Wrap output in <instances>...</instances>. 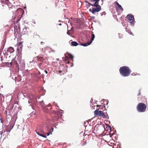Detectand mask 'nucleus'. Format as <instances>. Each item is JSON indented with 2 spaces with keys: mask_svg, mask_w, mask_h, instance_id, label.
Here are the masks:
<instances>
[{
  "mask_svg": "<svg viewBox=\"0 0 148 148\" xmlns=\"http://www.w3.org/2000/svg\"><path fill=\"white\" fill-rule=\"evenodd\" d=\"M94 115L95 116H99L102 117L103 118H106V116L104 114L103 112L98 111L97 109L94 111Z\"/></svg>",
  "mask_w": 148,
  "mask_h": 148,
  "instance_id": "20e7f679",
  "label": "nucleus"
},
{
  "mask_svg": "<svg viewBox=\"0 0 148 148\" xmlns=\"http://www.w3.org/2000/svg\"><path fill=\"white\" fill-rule=\"evenodd\" d=\"M68 55V56H69V58H70L71 59L73 60V57L72 55L70 54H69Z\"/></svg>",
  "mask_w": 148,
  "mask_h": 148,
  "instance_id": "412c9836",
  "label": "nucleus"
},
{
  "mask_svg": "<svg viewBox=\"0 0 148 148\" xmlns=\"http://www.w3.org/2000/svg\"><path fill=\"white\" fill-rule=\"evenodd\" d=\"M118 7L119 9L121 10L122 11H123V8L121 6V5H119V4H118Z\"/></svg>",
  "mask_w": 148,
  "mask_h": 148,
  "instance_id": "aec40b11",
  "label": "nucleus"
},
{
  "mask_svg": "<svg viewBox=\"0 0 148 148\" xmlns=\"http://www.w3.org/2000/svg\"><path fill=\"white\" fill-rule=\"evenodd\" d=\"M116 2V5L118 6V4H119V3L117 2Z\"/></svg>",
  "mask_w": 148,
  "mask_h": 148,
  "instance_id": "7c9ffc66",
  "label": "nucleus"
},
{
  "mask_svg": "<svg viewBox=\"0 0 148 148\" xmlns=\"http://www.w3.org/2000/svg\"><path fill=\"white\" fill-rule=\"evenodd\" d=\"M92 9H90L89 11L93 14H95L96 12H99L101 10V7L100 5L94 7Z\"/></svg>",
  "mask_w": 148,
  "mask_h": 148,
  "instance_id": "7ed1b4c3",
  "label": "nucleus"
},
{
  "mask_svg": "<svg viewBox=\"0 0 148 148\" xmlns=\"http://www.w3.org/2000/svg\"><path fill=\"white\" fill-rule=\"evenodd\" d=\"M92 18H94V17H92Z\"/></svg>",
  "mask_w": 148,
  "mask_h": 148,
  "instance_id": "a19ab883",
  "label": "nucleus"
},
{
  "mask_svg": "<svg viewBox=\"0 0 148 148\" xmlns=\"http://www.w3.org/2000/svg\"><path fill=\"white\" fill-rule=\"evenodd\" d=\"M8 1H7L6 2V4H7V6H8L9 8L10 7V8H12V7H13L12 6H11V7L10 6L11 5V3H8Z\"/></svg>",
  "mask_w": 148,
  "mask_h": 148,
  "instance_id": "a211bd4d",
  "label": "nucleus"
},
{
  "mask_svg": "<svg viewBox=\"0 0 148 148\" xmlns=\"http://www.w3.org/2000/svg\"><path fill=\"white\" fill-rule=\"evenodd\" d=\"M85 2L88 4L89 6L91 5L92 6V3H90L87 1H85Z\"/></svg>",
  "mask_w": 148,
  "mask_h": 148,
  "instance_id": "4be33fe9",
  "label": "nucleus"
},
{
  "mask_svg": "<svg viewBox=\"0 0 148 148\" xmlns=\"http://www.w3.org/2000/svg\"><path fill=\"white\" fill-rule=\"evenodd\" d=\"M40 103L41 106L42 107L44 108L45 107V105L44 104V103L43 101L40 102Z\"/></svg>",
  "mask_w": 148,
  "mask_h": 148,
  "instance_id": "dca6fc26",
  "label": "nucleus"
},
{
  "mask_svg": "<svg viewBox=\"0 0 148 148\" xmlns=\"http://www.w3.org/2000/svg\"><path fill=\"white\" fill-rule=\"evenodd\" d=\"M100 0H89V1L92 3V6L95 7L99 5V2Z\"/></svg>",
  "mask_w": 148,
  "mask_h": 148,
  "instance_id": "0eeeda50",
  "label": "nucleus"
},
{
  "mask_svg": "<svg viewBox=\"0 0 148 148\" xmlns=\"http://www.w3.org/2000/svg\"><path fill=\"white\" fill-rule=\"evenodd\" d=\"M15 80L16 81H17V82H20L21 80V79L20 77L18 76L17 77L15 78Z\"/></svg>",
  "mask_w": 148,
  "mask_h": 148,
  "instance_id": "4468645a",
  "label": "nucleus"
},
{
  "mask_svg": "<svg viewBox=\"0 0 148 148\" xmlns=\"http://www.w3.org/2000/svg\"><path fill=\"white\" fill-rule=\"evenodd\" d=\"M132 34V32H131V33H130V34Z\"/></svg>",
  "mask_w": 148,
  "mask_h": 148,
  "instance_id": "58836bf2",
  "label": "nucleus"
},
{
  "mask_svg": "<svg viewBox=\"0 0 148 148\" xmlns=\"http://www.w3.org/2000/svg\"><path fill=\"white\" fill-rule=\"evenodd\" d=\"M109 127H110V129H111V127H110V126H109Z\"/></svg>",
  "mask_w": 148,
  "mask_h": 148,
  "instance_id": "c9c22d12",
  "label": "nucleus"
},
{
  "mask_svg": "<svg viewBox=\"0 0 148 148\" xmlns=\"http://www.w3.org/2000/svg\"><path fill=\"white\" fill-rule=\"evenodd\" d=\"M83 144L82 145V146H84L85 145L87 144L86 140L84 139L82 141Z\"/></svg>",
  "mask_w": 148,
  "mask_h": 148,
  "instance_id": "2eb2a0df",
  "label": "nucleus"
},
{
  "mask_svg": "<svg viewBox=\"0 0 148 148\" xmlns=\"http://www.w3.org/2000/svg\"><path fill=\"white\" fill-rule=\"evenodd\" d=\"M102 128L103 129L104 128V127H102Z\"/></svg>",
  "mask_w": 148,
  "mask_h": 148,
  "instance_id": "ea45409f",
  "label": "nucleus"
},
{
  "mask_svg": "<svg viewBox=\"0 0 148 148\" xmlns=\"http://www.w3.org/2000/svg\"><path fill=\"white\" fill-rule=\"evenodd\" d=\"M59 25L60 26H61V25H62V24L61 23H60V24H59Z\"/></svg>",
  "mask_w": 148,
  "mask_h": 148,
  "instance_id": "473e14b6",
  "label": "nucleus"
},
{
  "mask_svg": "<svg viewBox=\"0 0 148 148\" xmlns=\"http://www.w3.org/2000/svg\"><path fill=\"white\" fill-rule=\"evenodd\" d=\"M62 72V71H59V73H61V72Z\"/></svg>",
  "mask_w": 148,
  "mask_h": 148,
  "instance_id": "2f4dec72",
  "label": "nucleus"
},
{
  "mask_svg": "<svg viewBox=\"0 0 148 148\" xmlns=\"http://www.w3.org/2000/svg\"><path fill=\"white\" fill-rule=\"evenodd\" d=\"M45 72L46 74H47L48 73L47 71L46 70H45Z\"/></svg>",
  "mask_w": 148,
  "mask_h": 148,
  "instance_id": "c85d7f7f",
  "label": "nucleus"
},
{
  "mask_svg": "<svg viewBox=\"0 0 148 148\" xmlns=\"http://www.w3.org/2000/svg\"><path fill=\"white\" fill-rule=\"evenodd\" d=\"M36 133L39 135L41 136L44 138H46L47 136L46 135V133H40L39 132H36Z\"/></svg>",
  "mask_w": 148,
  "mask_h": 148,
  "instance_id": "1a4fd4ad",
  "label": "nucleus"
},
{
  "mask_svg": "<svg viewBox=\"0 0 148 148\" xmlns=\"http://www.w3.org/2000/svg\"><path fill=\"white\" fill-rule=\"evenodd\" d=\"M132 34V32H131V33H130V34Z\"/></svg>",
  "mask_w": 148,
  "mask_h": 148,
  "instance_id": "e433bc0d",
  "label": "nucleus"
},
{
  "mask_svg": "<svg viewBox=\"0 0 148 148\" xmlns=\"http://www.w3.org/2000/svg\"><path fill=\"white\" fill-rule=\"evenodd\" d=\"M141 94V92H140V90H139V93H138V96H139V95H140Z\"/></svg>",
  "mask_w": 148,
  "mask_h": 148,
  "instance_id": "393cba45",
  "label": "nucleus"
},
{
  "mask_svg": "<svg viewBox=\"0 0 148 148\" xmlns=\"http://www.w3.org/2000/svg\"><path fill=\"white\" fill-rule=\"evenodd\" d=\"M97 107H101V105H97Z\"/></svg>",
  "mask_w": 148,
  "mask_h": 148,
  "instance_id": "c756f323",
  "label": "nucleus"
},
{
  "mask_svg": "<svg viewBox=\"0 0 148 148\" xmlns=\"http://www.w3.org/2000/svg\"><path fill=\"white\" fill-rule=\"evenodd\" d=\"M42 65V63H40V64H39V65H38L39 66V67H40Z\"/></svg>",
  "mask_w": 148,
  "mask_h": 148,
  "instance_id": "cd10ccee",
  "label": "nucleus"
},
{
  "mask_svg": "<svg viewBox=\"0 0 148 148\" xmlns=\"http://www.w3.org/2000/svg\"><path fill=\"white\" fill-rule=\"evenodd\" d=\"M132 34V32H131V33H130V34Z\"/></svg>",
  "mask_w": 148,
  "mask_h": 148,
  "instance_id": "4c0bfd02",
  "label": "nucleus"
},
{
  "mask_svg": "<svg viewBox=\"0 0 148 148\" xmlns=\"http://www.w3.org/2000/svg\"><path fill=\"white\" fill-rule=\"evenodd\" d=\"M95 37V36L94 34H92L91 35V41L84 44L81 43L80 45L84 46H86L90 45L92 43V41L94 40Z\"/></svg>",
  "mask_w": 148,
  "mask_h": 148,
  "instance_id": "423d86ee",
  "label": "nucleus"
},
{
  "mask_svg": "<svg viewBox=\"0 0 148 148\" xmlns=\"http://www.w3.org/2000/svg\"><path fill=\"white\" fill-rule=\"evenodd\" d=\"M72 29H73V28L72 27L71 29V30H72Z\"/></svg>",
  "mask_w": 148,
  "mask_h": 148,
  "instance_id": "f704fd0d",
  "label": "nucleus"
},
{
  "mask_svg": "<svg viewBox=\"0 0 148 148\" xmlns=\"http://www.w3.org/2000/svg\"><path fill=\"white\" fill-rule=\"evenodd\" d=\"M147 106L146 104L143 103H138L137 106V109L138 112H143L145 111Z\"/></svg>",
  "mask_w": 148,
  "mask_h": 148,
  "instance_id": "f03ea898",
  "label": "nucleus"
},
{
  "mask_svg": "<svg viewBox=\"0 0 148 148\" xmlns=\"http://www.w3.org/2000/svg\"><path fill=\"white\" fill-rule=\"evenodd\" d=\"M101 16H103V15H105L106 14V12H102L101 13Z\"/></svg>",
  "mask_w": 148,
  "mask_h": 148,
  "instance_id": "5701e85b",
  "label": "nucleus"
},
{
  "mask_svg": "<svg viewBox=\"0 0 148 148\" xmlns=\"http://www.w3.org/2000/svg\"><path fill=\"white\" fill-rule=\"evenodd\" d=\"M128 21L130 23L131 25H133L134 23V16L131 14H128L127 16Z\"/></svg>",
  "mask_w": 148,
  "mask_h": 148,
  "instance_id": "39448f33",
  "label": "nucleus"
},
{
  "mask_svg": "<svg viewBox=\"0 0 148 148\" xmlns=\"http://www.w3.org/2000/svg\"><path fill=\"white\" fill-rule=\"evenodd\" d=\"M53 128H51V129H50L48 132L47 133V136L49 135L50 134H52V132L53 131Z\"/></svg>",
  "mask_w": 148,
  "mask_h": 148,
  "instance_id": "f8f14e48",
  "label": "nucleus"
},
{
  "mask_svg": "<svg viewBox=\"0 0 148 148\" xmlns=\"http://www.w3.org/2000/svg\"><path fill=\"white\" fill-rule=\"evenodd\" d=\"M66 63H69V61H67V62H66Z\"/></svg>",
  "mask_w": 148,
  "mask_h": 148,
  "instance_id": "72a5a7b5",
  "label": "nucleus"
},
{
  "mask_svg": "<svg viewBox=\"0 0 148 148\" xmlns=\"http://www.w3.org/2000/svg\"><path fill=\"white\" fill-rule=\"evenodd\" d=\"M70 31L69 30L68 31V32H67V34H68V35H70Z\"/></svg>",
  "mask_w": 148,
  "mask_h": 148,
  "instance_id": "bb28decb",
  "label": "nucleus"
},
{
  "mask_svg": "<svg viewBox=\"0 0 148 148\" xmlns=\"http://www.w3.org/2000/svg\"><path fill=\"white\" fill-rule=\"evenodd\" d=\"M65 58H63V60L64 61H66L68 60V59H69L68 57H67L65 55Z\"/></svg>",
  "mask_w": 148,
  "mask_h": 148,
  "instance_id": "f3484780",
  "label": "nucleus"
},
{
  "mask_svg": "<svg viewBox=\"0 0 148 148\" xmlns=\"http://www.w3.org/2000/svg\"><path fill=\"white\" fill-rule=\"evenodd\" d=\"M38 61H39L40 62H42L44 60V58L42 57H39L38 58Z\"/></svg>",
  "mask_w": 148,
  "mask_h": 148,
  "instance_id": "6ab92c4d",
  "label": "nucleus"
},
{
  "mask_svg": "<svg viewBox=\"0 0 148 148\" xmlns=\"http://www.w3.org/2000/svg\"><path fill=\"white\" fill-rule=\"evenodd\" d=\"M22 17V14H20L17 17H16V23H18L19 21L20 20L21 18Z\"/></svg>",
  "mask_w": 148,
  "mask_h": 148,
  "instance_id": "9d476101",
  "label": "nucleus"
},
{
  "mask_svg": "<svg viewBox=\"0 0 148 148\" xmlns=\"http://www.w3.org/2000/svg\"><path fill=\"white\" fill-rule=\"evenodd\" d=\"M21 10V11H22V9L20 8H18L17 10V11H19Z\"/></svg>",
  "mask_w": 148,
  "mask_h": 148,
  "instance_id": "a878e982",
  "label": "nucleus"
},
{
  "mask_svg": "<svg viewBox=\"0 0 148 148\" xmlns=\"http://www.w3.org/2000/svg\"><path fill=\"white\" fill-rule=\"evenodd\" d=\"M138 75V74H136L135 73H132V74L131 75H133V76H134V75Z\"/></svg>",
  "mask_w": 148,
  "mask_h": 148,
  "instance_id": "b1692460",
  "label": "nucleus"
},
{
  "mask_svg": "<svg viewBox=\"0 0 148 148\" xmlns=\"http://www.w3.org/2000/svg\"><path fill=\"white\" fill-rule=\"evenodd\" d=\"M8 50L11 53H13L14 51V48L11 47H9L8 49Z\"/></svg>",
  "mask_w": 148,
  "mask_h": 148,
  "instance_id": "9b49d317",
  "label": "nucleus"
},
{
  "mask_svg": "<svg viewBox=\"0 0 148 148\" xmlns=\"http://www.w3.org/2000/svg\"><path fill=\"white\" fill-rule=\"evenodd\" d=\"M71 44L73 46H76L78 45V43L75 41H72L71 42Z\"/></svg>",
  "mask_w": 148,
  "mask_h": 148,
  "instance_id": "ddd939ff",
  "label": "nucleus"
},
{
  "mask_svg": "<svg viewBox=\"0 0 148 148\" xmlns=\"http://www.w3.org/2000/svg\"><path fill=\"white\" fill-rule=\"evenodd\" d=\"M23 42H20L17 43V45L18 48L17 49V50H18L19 49H22L23 47L22 43Z\"/></svg>",
  "mask_w": 148,
  "mask_h": 148,
  "instance_id": "6e6552de",
  "label": "nucleus"
},
{
  "mask_svg": "<svg viewBox=\"0 0 148 148\" xmlns=\"http://www.w3.org/2000/svg\"><path fill=\"white\" fill-rule=\"evenodd\" d=\"M119 71L121 75L125 77L129 76L131 72L129 68L126 66L121 67Z\"/></svg>",
  "mask_w": 148,
  "mask_h": 148,
  "instance_id": "f257e3e1",
  "label": "nucleus"
}]
</instances>
